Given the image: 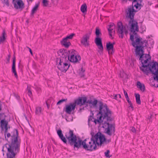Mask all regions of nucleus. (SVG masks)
Listing matches in <instances>:
<instances>
[{
    "label": "nucleus",
    "instance_id": "473e14b6",
    "mask_svg": "<svg viewBox=\"0 0 158 158\" xmlns=\"http://www.w3.org/2000/svg\"><path fill=\"white\" fill-rule=\"evenodd\" d=\"M67 100V98L64 99H62L61 100L59 101L57 103V105H58L60 104L61 103H62L64 102H66Z\"/></svg>",
    "mask_w": 158,
    "mask_h": 158
},
{
    "label": "nucleus",
    "instance_id": "4c0bfd02",
    "mask_svg": "<svg viewBox=\"0 0 158 158\" xmlns=\"http://www.w3.org/2000/svg\"><path fill=\"white\" fill-rule=\"evenodd\" d=\"M93 115H94L93 114H92V116L91 115L89 116V117L88 118V122H90L91 121H92V119L94 118L93 117Z\"/></svg>",
    "mask_w": 158,
    "mask_h": 158
},
{
    "label": "nucleus",
    "instance_id": "5fc2aeb1",
    "mask_svg": "<svg viewBox=\"0 0 158 158\" xmlns=\"http://www.w3.org/2000/svg\"><path fill=\"white\" fill-rule=\"evenodd\" d=\"M11 27H13V23H11Z\"/></svg>",
    "mask_w": 158,
    "mask_h": 158
},
{
    "label": "nucleus",
    "instance_id": "6e6552de",
    "mask_svg": "<svg viewBox=\"0 0 158 158\" xmlns=\"http://www.w3.org/2000/svg\"><path fill=\"white\" fill-rule=\"evenodd\" d=\"M116 30L117 33L119 35V37L122 38H123L124 32L125 34H127V33L126 27L123 26L121 22H119L118 23Z\"/></svg>",
    "mask_w": 158,
    "mask_h": 158
},
{
    "label": "nucleus",
    "instance_id": "9b49d317",
    "mask_svg": "<svg viewBox=\"0 0 158 158\" xmlns=\"http://www.w3.org/2000/svg\"><path fill=\"white\" fill-rule=\"evenodd\" d=\"M74 35V34L72 33L69 35L67 36L65 38H63L60 41L61 44L66 48H68L71 45V43L68 39H72Z\"/></svg>",
    "mask_w": 158,
    "mask_h": 158
},
{
    "label": "nucleus",
    "instance_id": "bb28decb",
    "mask_svg": "<svg viewBox=\"0 0 158 158\" xmlns=\"http://www.w3.org/2000/svg\"><path fill=\"white\" fill-rule=\"evenodd\" d=\"M39 7V4H36L31 10V15L33 16L34 14L36 11Z\"/></svg>",
    "mask_w": 158,
    "mask_h": 158
},
{
    "label": "nucleus",
    "instance_id": "c756f323",
    "mask_svg": "<svg viewBox=\"0 0 158 158\" xmlns=\"http://www.w3.org/2000/svg\"><path fill=\"white\" fill-rule=\"evenodd\" d=\"M140 70L143 71L144 73H148V68H147V67L144 68V67H140Z\"/></svg>",
    "mask_w": 158,
    "mask_h": 158
},
{
    "label": "nucleus",
    "instance_id": "393cba45",
    "mask_svg": "<svg viewBox=\"0 0 158 158\" xmlns=\"http://www.w3.org/2000/svg\"><path fill=\"white\" fill-rule=\"evenodd\" d=\"M135 96L136 98V103L138 104H140L141 102L140 99V96L139 94H135Z\"/></svg>",
    "mask_w": 158,
    "mask_h": 158
},
{
    "label": "nucleus",
    "instance_id": "b1692460",
    "mask_svg": "<svg viewBox=\"0 0 158 158\" xmlns=\"http://www.w3.org/2000/svg\"><path fill=\"white\" fill-rule=\"evenodd\" d=\"M6 35L5 32L4 31H3L2 34V36L0 37V43H3L6 39L5 35Z\"/></svg>",
    "mask_w": 158,
    "mask_h": 158
},
{
    "label": "nucleus",
    "instance_id": "bf43d9fd",
    "mask_svg": "<svg viewBox=\"0 0 158 158\" xmlns=\"http://www.w3.org/2000/svg\"><path fill=\"white\" fill-rule=\"evenodd\" d=\"M1 19L0 18V21H1Z\"/></svg>",
    "mask_w": 158,
    "mask_h": 158
},
{
    "label": "nucleus",
    "instance_id": "39448f33",
    "mask_svg": "<svg viewBox=\"0 0 158 158\" xmlns=\"http://www.w3.org/2000/svg\"><path fill=\"white\" fill-rule=\"evenodd\" d=\"M134 10L133 9L129 8L126 12L125 16L126 21L128 23V25L130 27V31L134 35H136V32L139 31L138 23L134 19L135 14L133 13Z\"/></svg>",
    "mask_w": 158,
    "mask_h": 158
},
{
    "label": "nucleus",
    "instance_id": "79ce46f5",
    "mask_svg": "<svg viewBox=\"0 0 158 158\" xmlns=\"http://www.w3.org/2000/svg\"><path fill=\"white\" fill-rule=\"evenodd\" d=\"M129 107H131L132 109V110H133L134 107L133 106L132 103H131V102H130V103H129Z\"/></svg>",
    "mask_w": 158,
    "mask_h": 158
},
{
    "label": "nucleus",
    "instance_id": "7c9ffc66",
    "mask_svg": "<svg viewBox=\"0 0 158 158\" xmlns=\"http://www.w3.org/2000/svg\"><path fill=\"white\" fill-rule=\"evenodd\" d=\"M110 153V151L109 150H107L106 152H105V156L106 157L110 158L112 157L111 155H109Z\"/></svg>",
    "mask_w": 158,
    "mask_h": 158
},
{
    "label": "nucleus",
    "instance_id": "7ed1b4c3",
    "mask_svg": "<svg viewBox=\"0 0 158 158\" xmlns=\"http://www.w3.org/2000/svg\"><path fill=\"white\" fill-rule=\"evenodd\" d=\"M11 134V143H7L5 146L8 151L7 153V158L15 157V156L19 152L21 143V140L19 138L17 129H14Z\"/></svg>",
    "mask_w": 158,
    "mask_h": 158
},
{
    "label": "nucleus",
    "instance_id": "864d4df0",
    "mask_svg": "<svg viewBox=\"0 0 158 158\" xmlns=\"http://www.w3.org/2000/svg\"><path fill=\"white\" fill-rule=\"evenodd\" d=\"M46 103L48 107V104L47 102H46Z\"/></svg>",
    "mask_w": 158,
    "mask_h": 158
},
{
    "label": "nucleus",
    "instance_id": "6e6d98bb",
    "mask_svg": "<svg viewBox=\"0 0 158 158\" xmlns=\"http://www.w3.org/2000/svg\"><path fill=\"white\" fill-rule=\"evenodd\" d=\"M29 1H31V2H32L33 0H29Z\"/></svg>",
    "mask_w": 158,
    "mask_h": 158
},
{
    "label": "nucleus",
    "instance_id": "9d476101",
    "mask_svg": "<svg viewBox=\"0 0 158 158\" xmlns=\"http://www.w3.org/2000/svg\"><path fill=\"white\" fill-rule=\"evenodd\" d=\"M70 65L67 63L66 61H59V64H57L58 68L61 71L65 72L68 69Z\"/></svg>",
    "mask_w": 158,
    "mask_h": 158
},
{
    "label": "nucleus",
    "instance_id": "ea45409f",
    "mask_svg": "<svg viewBox=\"0 0 158 158\" xmlns=\"http://www.w3.org/2000/svg\"><path fill=\"white\" fill-rule=\"evenodd\" d=\"M123 90L124 92V95L125 96V97L126 98H128V94L127 92L124 90V89H123Z\"/></svg>",
    "mask_w": 158,
    "mask_h": 158
},
{
    "label": "nucleus",
    "instance_id": "f3484780",
    "mask_svg": "<svg viewBox=\"0 0 158 158\" xmlns=\"http://www.w3.org/2000/svg\"><path fill=\"white\" fill-rule=\"evenodd\" d=\"M61 57L59 59H58L57 60V62L58 60L60 61H66L67 60L68 55L67 53L66 52H62L61 53Z\"/></svg>",
    "mask_w": 158,
    "mask_h": 158
},
{
    "label": "nucleus",
    "instance_id": "2f4dec72",
    "mask_svg": "<svg viewBox=\"0 0 158 158\" xmlns=\"http://www.w3.org/2000/svg\"><path fill=\"white\" fill-rule=\"evenodd\" d=\"M43 3L44 6H47L48 5V0H43Z\"/></svg>",
    "mask_w": 158,
    "mask_h": 158
},
{
    "label": "nucleus",
    "instance_id": "2eb2a0df",
    "mask_svg": "<svg viewBox=\"0 0 158 158\" xmlns=\"http://www.w3.org/2000/svg\"><path fill=\"white\" fill-rule=\"evenodd\" d=\"M76 105L74 103H70L69 105H66L65 111L66 113L70 114L72 111L75 110Z\"/></svg>",
    "mask_w": 158,
    "mask_h": 158
},
{
    "label": "nucleus",
    "instance_id": "f704fd0d",
    "mask_svg": "<svg viewBox=\"0 0 158 158\" xmlns=\"http://www.w3.org/2000/svg\"><path fill=\"white\" fill-rule=\"evenodd\" d=\"M6 137L5 136V138H6V139L7 141H8V138H9L10 136L11 137V134L9 133H8V132L7 133H6Z\"/></svg>",
    "mask_w": 158,
    "mask_h": 158
},
{
    "label": "nucleus",
    "instance_id": "4d7b16f0",
    "mask_svg": "<svg viewBox=\"0 0 158 158\" xmlns=\"http://www.w3.org/2000/svg\"><path fill=\"white\" fill-rule=\"evenodd\" d=\"M113 31H114V32H115V30H114Z\"/></svg>",
    "mask_w": 158,
    "mask_h": 158
},
{
    "label": "nucleus",
    "instance_id": "f257e3e1",
    "mask_svg": "<svg viewBox=\"0 0 158 158\" xmlns=\"http://www.w3.org/2000/svg\"><path fill=\"white\" fill-rule=\"evenodd\" d=\"M60 138L64 143H68L71 146H73L74 148H79L82 146L83 148L86 150L93 151L97 148L96 144L101 146L107 144L111 141V139H106L104 135L98 132L95 135H92L90 140L86 143V139L82 141L79 139L78 140L76 135L74 134L73 131L70 130L68 133H66L64 136L61 130L57 131Z\"/></svg>",
    "mask_w": 158,
    "mask_h": 158
},
{
    "label": "nucleus",
    "instance_id": "4be33fe9",
    "mask_svg": "<svg viewBox=\"0 0 158 158\" xmlns=\"http://www.w3.org/2000/svg\"><path fill=\"white\" fill-rule=\"evenodd\" d=\"M8 122L5 120L4 119H2L0 122V126L2 129V130H3L4 127L8 126Z\"/></svg>",
    "mask_w": 158,
    "mask_h": 158
},
{
    "label": "nucleus",
    "instance_id": "423d86ee",
    "mask_svg": "<svg viewBox=\"0 0 158 158\" xmlns=\"http://www.w3.org/2000/svg\"><path fill=\"white\" fill-rule=\"evenodd\" d=\"M95 34L97 37L95 39V42L99 49L98 52L100 54H102L103 48L102 44L101 39L99 37V35L101 34V33L98 27L96 28Z\"/></svg>",
    "mask_w": 158,
    "mask_h": 158
},
{
    "label": "nucleus",
    "instance_id": "603ef678",
    "mask_svg": "<svg viewBox=\"0 0 158 158\" xmlns=\"http://www.w3.org/2000/svg\"><path fill=\"white\" fill-rule=\"evenodd\" d=\"M118 95L119 97V98H121V96L120 94H118Z\"/></svg>",
    "mask_w": 158,
    "mask_h": 158
},
{
    "label": "nucleus",
    "instance_id": "a18cd8bd",
    "mask_svg": "<svg viewBox=\"0 0 158 158\" xmlns=\"http://www.w3.org/2000/svg\"><path fill=\"white\" fill-rule=\"evenodd\" d=\"M120 76L121 77H123L124 76H127V75L125 73H120Z\"/></svg>",
    "mask_w": 158,
    "mask_h": 158
},
{
    "label": "nucleus",
    "instance_id": "a19ab883",
    "mask_svg": "<svg viewBox=\"0 0 158 158\" xmlns=\"http://www.w3.org/2000/svg\"><path fill=\"white\" fill-rule=\"evenodd\" d=\"M131 130L133 133H135L136 132V130L135 128L133 127H131Z\"/></svg>",
    "mask_w": 158,
    "mask_h": 158
},
{
    "label": "nucleus",
    "instance_id": "8fccbe9b",
    "mask_svg": "<svg viewBox=\"0 0 158 158\" xmlns=\"http://www.w3.org/2000/svg\"><path fill=\"white\" fill-rule=\"evenodd\" d=\"M126 98L127 102H128V103H129L131 102L130 101V99H129V97H128V98Z\"/></svg>",
    "mask_w": 158,
    "mask_h": 158
},
{
    "label": "nucleus",
    "instance_id": "e433bc0d",
    "mask_svg": "<svg viewBox=\"0 0 158 158\" xmlns=\"http://www.w3.org/2000/svg\"><path fill=\"white\" fill-rule=\"evenodd\" d=\"M98 101L97 100H94L92 104L93 106H96V105L97 104Z\"/></svg>",
    "mask_w": 158,
    "mask_h": 158
},
{
    "label": "nucleus",
    "instance_id": "37998d69",
    "mask_svg": "<svg viewBox=\"0 0 158 158\" xmlns=\"http://www.w3.org/2000/svg\"><path fill=\"white\" fill-rule=\"evenodd\" d=\"M92 102H93V101L92 100H87V102H86V104H88V103L90 104H92Z\"/></svg>",
    "mask_w": 158,
    "mask_h": 158
},
{
    "label": "nucleus",
    "instance_id": "09e8293b",
    "mask_svg": "<svg viewBox=\"0 0 158 158\" xmlns=\"http://www.w3.org/2000/svg\"><path fill=\"white\" fill-rule=\"evenodd\" d=\"M27 48L29 49L30 53H31V55H32L33 54H32V52L31 49L30 48H29V47H27Z\"/></svg>",
    "mask_w": 158,
    "mask_h": 158
},
{
    "label": "nucleus",
    "instance_id": "f03ea898",
    "mask_svg": "<svg viewBox=\"0 0 158 158\" xmlns=\"http://www.w3.org/2000/svg\"><path fill=\"white\" fill-rule=\"evenodd\" d=\"M99 111L97 115V119H94L95 124L99 123L102 124V127L105 129V133L110 136L114 134L115 131V126L114 124H110L107 121H111L112 112L106 105H104L103 103L99 102Z\"/></svg>",
    "mask_w": 158,
    "mask_h": 158
},
{
    "label": "nucleus",
    "instance_id": "a878e982",
    "mask_svg": "<svg viewBox=\"0 0 158 158\" xmlns=\"http://www.w3.org/2000/svg\"><path fill=\"white\" fill-rule=\"evenodd\" d=\"M42 111V109L40 107H36L35 112L36 114L40 115Z\"/></svg>",
    "mask_w": 158,
    "mask_h": 158
},
{
    "label": "nucleus",
    "instance_id": "f8f14e48",
    "mask_svg": "<svg viewBox=\"0 0 158 158\" xmlns=\"http://www.w3.org/2000/svg\"><path fill=\"white\" fill-rule=\"evenodd\" d=\"M90 35V33H87L84 35L82 37L81 43L85 47H88L89 46V39Z\"/></svg>",
    "mask_w": 158,
    "mask_h": 158
},
{
    "label": "nucleus",
    "instance_id": "58836bf2",
    "mask_svg": "<svg viewBox=\"0 0 158 158\" xmlns=\"http://www.w3.org/2000/svg\"><path fill=\"white\" fill-rule=\"evenodd\" d=\"M2 2L4 4H6L7 6H9V4L8 0H3V1H2Z\"/></svg>",
    "mask_w": 158,
    "mask_h": 158
},
{
    "label": "nucleus",
    "instance_id": "20e7f679",
    "mask_svg": "<svg viewBox=\"0 0 158 158\" xmlns=\"http://www.w3.org/2000/svg\"><path fill=\"white\" fill-rule=\"evenodd\" d=\"M136 40L134 41V36L132 35H130V39L132 42V45L135 48V52L136 54L140 56L139 60L142 64V67L145 68L149 66V64L145 65L143 64V61L146 59H150V56L149 55L143 54V48L144 47L143 45V42L142 41V38H138L135 36Z\"/></svg>",
    "mask_w": 158,
    "mask_h": 158
},
{
    "label": "nucleus",
    "instance_id": "cd10ccee",
    "mask_svg": "<svg viewBox=\"0 0 158 158\" xmlns=\"http://www.w3.org/2000/svg\"><path fill=\"white\" fill-rule=\"evenodd\" d=\"M79 75L80 77H83L85 76L84 72L85 70L83 69L82 68H81V70H79Z\"/></svg>",
    "mask_w": 158,
    "mask_h": 158
},
{
    "label": "nucleus",
    "instance_id": "3c124183",
    "mask_svg": "<svg viewBox=\"0 0 158 158\" xmlns=\"http://www.w3.org/2000/svg\"><path fill=\"white\" fill-rule=\"evenodd\" d=\"M4 115V114H0V119H1V117Z\"/></svg>",
    "mask_w": 158,
    "mask_h": 158
},
{
    "label": "nucleus",
    "instance_id": "6ab92c4d",
    "mask_svg": "<svg viewBox=\"0 0 158 158\" xmlns=\"http://www.w3.org/2000/svg\"><path fill=\"white\" fill-rule=\"evenodd\" d=\"M158 69V63L157 62H155L152 64V69L149 67V70L151 72L152 74V71H156Z\"/></svg>",
    "mask_w": 158,
    "mask_h": 158
},
{
    "label": "nucleus",
    "instance_id": "c9c22d12",
    "mask_svg": "<svg viewBox=\"0 0 158 158\" xmlns=\"http://www.w3.org/2000/svg\"><path fill=\"white\" fill-rule=\"evenodd\" d=\"M27 90H28L27 94L29 96H31L32 94V93L30 89L28 88V87H27Z\"/></svg>",
    "mask_w": 158,
    "mask_h": 158
},
{
    "label": "nucleus",
    "instance_id": "13d9d810",
    "mask_svg": "<svg viewBox=\"0 0 158 158\" xmlns=\"http://www.w3.org/2000/svg\"><path fill=\"white\" fill-rule=\"evenodd\" d=\"M9 58L10 57V56H9Z\"/></svg>",
    "mask_w": 158,
    "mask_h": 158
},
{
    "label": "nucleus",
    "instance_id": "0eeeda50",
    "mask_svg": "<svg viewBox=\"0 0 158 158\" xmlns=\"http://www.w3.org/2000/svg\"><path fill=\"white\" fill-rule=\"evenodd\" d=\"M68 59L71 62L77 63L81 60L80 56L77 54V52L75 50H72L69 51Z\"/></svg>",
    "mask_w": 158,
    "mask_h": 158
},
{
    "label": "nucleus",
    "instance_id": "5701e85b",
    "mask_svg": "<svg viewBox=\"0 0 158 158\" xmlns=\"http://www.w3.org/2000/svg\"><path fill=\"white\" fill-rule=\"evenodd\" d=\"M87 9V6L86 4H84L82 5L81 8V10L82 13H84L86 12Z\"/></svg>",
    "mask_w": 158,
    "mask_h": 158
},
{
    "label": "nucleus",
    "instance_id": "ddd939ff",
    "mask_svg": "<svg viewBox=\"0 0 158 158\" xmlns=\"http://www.w3.org/2000/svg\"><path fill=\"white\" fill-rule=\"evenodd\" d=\"M87 98L85 97H79L78 98L75 100L74 102L76 106V105L81 106L86 104Z\"/></svg>",
    "mask_w": 158,
    "mask_h": 158
},
{
    "label": "nucleus",
    "instance_id": "4468645a",
    "mask_svg": "<svg viewBox=\"0 0 158 158\" xmlns=\"http://www.w3.org/2000/svg\"><path fill=\"white\" fill-rule=\"evenodd\" d=\"M139 2H141V1L140 2L139 1H133L132 3V8H128L127 9L128 10L129 8H131L133 9L134 10L133 11V13L134 12H136L140 10L142 7V6L139 3ZM128 10L126 11H127Z\"/></svg>",
    "mask_w": 158,
    "mask_h": 158
},
{
    "label": "nucleus",
    "instance_id": "aec40b11",
    "mask_svg": "<svg viewBox=\"0 0 158 158\" xmlns=\"http://www.w3.org/2000/svg\"><path fill=\"white\" fill-rule=\"evenodd\" d=\"M137 86L142 92H144L145 91V88L144 85L142 84L140 81L137 82Z\"/></svg>",
    "mask_w": 158,
    "mask_h": 158
},
{
    "label": "nucleus",
    "instance_id": "c03bdc74",
    "mask_svg": "<svg viewBox=\"0 0 158 158\" xmlns=\"http://www.w3.org/2000/svg\"><path fill=\"white\" fill-rule=\"evenodd\" d=\"M13 94H14V96L17 99H19V97L17 94H15V93Z\"/></svg>",
    "mask_w": 158,
    "mask_h": 158
},
{
    "label": "nucleus",
    "instance_id": "72a5a7b5",
    "mask_svg": "<svg viewBox=\"0 0 158 158\" xmlns=\"http://www.w3.org/2000/svg\"><path fill=\"white\" fill-rule=\"evenodd\" d=\"M10 127L9 126H7L6 127H4V128L5 129L4 135L5 136L6 135V133H8V129H10Z\"/></svg>",
    "mask_w": 158,
    "mask_h": 158
},
{
    "label": "nucleus",
    "instance_id": "de8ad7c7",
    "mask_svg": "<svg viewBox=\"0 0 158 158\" xmlns=\"http://www.w3.org/2000/svg\"><path fill=\"white\" fill-rule=\"evenodd\" d=\"M149 59H146L144 60L143 61V64H146L148 63V61Z\"/></svg>",
    "mask_w": 158,
    "mask_h": 158
},
{
    "label": "nucleus",
    "instance_id": "a211bd4d",
    "mask_svg": "<svg viewBox=\"0 0 158 158\" xmlns=\"http://www.w3.org/2000/svg\"><path fill=\"white\" fill-rule=\"evenodd\" d=\"M12 71L14 73V75L15 77H17V75L15 69V56L13 58Z\"/></svg>",
    "mask_w": 158,
    "mask_h": 158
},
{
    "label": "nucleus",
    "instance_id": "49530a36",
    "mask_svg": "<svg viewBox=\"0 0 158 158\" xmlns=\"http://www.w3.org/2000/svg\"><path fill=\"white\" fill-rule=\"evenodd\" d=\"M118 96V94H114V97L113 98L115 99H117V96Z\"/></svg>",
    "mask_w": 158,
    "mask_h": 158
},
{
    "label": "nucleus",
    "instance_id": "c85d7f7f",
    "mask_svg": "<svg viewBox=\"0 0 158 158\" xmlns=\"http://www.w3.org/2000/svg\"><path fill=\"white\" fill-rule=\"evenodd\" d=\"M152 74L156 76L154 77V80L158 81V69L156 72L152 71Z\"/></svg>",
    "mask_w": 158,
    "mask_h": 158
},
{
    "label": "nucleus",
    "instance_id": "412c9836",
    "mask_svg": "<svg viewBox=\"0 0 158 158\" xmlns=\"http://www.w3.org/2000/svg\"><path fill=\"white\" fill-rule=\"evenodd\" d=\"M114 28L115 26L114 24L113 23H112L108 26V30L109 32V35L111 37L112 36V31Z\"/></svg>",
    "mask_w": 158,
    "mask_h": 158
},
{
    "label": "nucleus",
    "instance_id": "1a4fd4ad",
    "mask_svg": "<svg viewBox=\"0 0 158 158\" xmlns=\"http://www.w3.org/2000/svg\"><path fill=\"white\" fill-rule=\"evenodd\" d=\"M12 3L16 10L21 11L24 8V4L22 0H13Z\"/></svg>",
    "mask_w": 158,
    "mask_h": 158
},
{
    "label": "nucleus",
    "instance_id": "dca6fc26",
    "mask_svg": "<svg viewBox=\"0 0 158 158\" xmlns=\"http://www.w3.org/2000/svg\"><path fill=\"white\" fill-rule=\"evenodd\" d=\"M114 43H113V44H111L110 42H109L106 44V47L107 50L108 51V53L109 54H111L114 52Z\"/></svg>",
    "mask_w": 158,
    "mask_h": 158
}]
</instances>
